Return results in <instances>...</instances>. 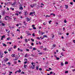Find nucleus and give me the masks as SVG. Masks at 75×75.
<instances>
[{
    "label": "nucleus",
    "instance_id": "nucleus-1",
    "mask_svg": "<svg viewBox=\"0 0 75 75\" xmlns=\"http://www.w3.org/2000/svg\"><path fill=\"white\" fill-rule=\"evenodd\" d=\"M3 53H2L1 52H0V57H1V58H2V57H3Z\"/></svg>",
    "mask_w": 75,
    "mask_h": 75
},
{
    "label": "nucleus",
    "instance_id": "nucleus-2",
    "mask_svg": "<svg viewBox=\"0 0 75 75\" xmlns=\"http://www.w3.org/2000/svg\"><path fill=\"white\" fill-rule=\"evenodd\" d=\"M8 61V58H6V59L4 60V61L5 62H7V61Z\"/></svg>",
    "mask_w": 75,
    "mask_h": 75
},
{
    "label": "nucleus",
    "instance_id": "nucleus-3",
    "mask_svg": "<svg viewBox=\"0 0 75 75\" xmlns=\"http://www.w3.org/2000/svg\"><path fill=\"white\" fill-rule=\"evenodd\" d=\"M16 3H17V2H15L13 3V4H12V6H14L15 5V4H16Z\"/></svg>",
    "mask_w": 75,
    "mask_h": 75
},
{
    "label": "nucleus",
    "instance_id": "nucleus-4",
    "mask_svg": "<svg viewBox=\"0 0 75 75\" xmlns=\"http://www.w3.org/2000/svg\"><path fill=\"white\" fill-rule=\"evenodd\" d=\"M19 9L21 10H23V7H20Z\"/></svg>",
    "mask_w": 75,
    "mask_h": 75
},
{
    "label": "nucleus",
    "instance_id": "nucleus-5",
    "mask_svg": "<svg viewBox=\"0 0 75 75\" xmlns=\"http://www.w3.org/2000/svg\"><path fill=\"white\" fill-rule=\"evenodd\" d=\"M25 42H28V40H27V39H25Z\"/></svg>",
    "mask_w": 75,
    "mask_h": 75
},
{
    "label": "nucleus",
    "instance_id": "nucleus-6",
    "mask_svg": "<svg viewBox=\"0 0 75 75\" xmlns=\"http://www.w3.org/2000/svg\"><path fill=\"white\" fill-rule=\"evenodd\" d=\"M26 18L27 21H30V19H29V18Z\"/></svg>",
    "mask_w": 75,
    "mask_h": 75
},
{
    "label": "nucleus",
    "instance_id": "nucleus-7",
    "mask_svg": "<svg viewBox=\"0 0 75 75\" xmlns=\"http://www.w3.org/2000/svg\"><path fill=\"white\" fill-rule=\"evenodd\" d=\"M25 13V15H27L28 13H27V11H25L24 12Z\"/></svg>",
    "mask_w": 75,
    "mask_h": 75
},
{
    "label": "nucleus",
    "instance_id": "nucleus-8",
    "mask_svg": "<svg viewBox=\"0 0 75 75\" xmlns=\"http://www.w3.org/2000/svg\"><path fill=\"white\" fill-rule=\"evenodd\" d=\"M42 33V32H40V31L39 30V33L40 34V35H41Z\"/></svg>",
    "mask_w": 75,
    "mask_h": 75
},
{
    "label": "nucleus",
    "instance_id": "nucleus-9",
    "mask_svg": "<svg viewBox=\"0 0 75 75\" xmlns=\"http://www.w3.org/2000/svg\"><path fill=\"white\" fill-rule=\"evenodd\" d=\"M21 70L20 69L19 70L17 71V72H19V73H20V72H21Z\"/></svg>",
    "mask_w": 75,
    "mask_h": 75
},
{
    "label": "nucleus",
    "instance_id": "nucleus-10",
    "mask_svg": "<svg viewBox=\"0 0 75 75\" xmlns=\"http://www.w3.org/2000/svg\"><path fill=\"white\" fill-rule=\"evenodd\" d=\"M3 46H4V47H6L7 45H6L4 43H3Z\"/></svg>",
    "mask_w": 75,
    "mask_h": 75
},
{
    "label": "nucleus",
    "instance_id": "nucleus-11",
    "mask_svg": "<svg viewBox=\"0 0 75 75\" xmlns=\"http://www.w3.org/2000/svg\"><path fill=\"white\" fill-rule=\"evenodd\" d=\"M33 50L34 51H35V50H36V48H35V47H33Z\"/></svg>",
    "mask_w": 75,
    "mask_h": 75
},
{
    "label": "nucleus",
    "instance_id": "nucleus-12",
    "mask_svg": "<svg viewBox=\"0 0 75 75\" xmlns=\"http://www.w3.org/2000/svg\"><path fill=\"white\" fill-rule=\"evenodd\" d=\"M63 54V53L62 52L61 53V55H62V56H64V55Z\"/></svg>",
    "mask_w": 75,
    "mask_h": 75
},
{
    "label": "nucleus",
    "instance_id": "nucleus-13",
    "mask_svg": "<svg viewBox=\"0 0 75 75\" xmlns=\"http://www.w3.org/2000/svg\"><path fill=\"white\" fill-rule=\"evenodd\" d=\"M11 56L12 57H15V54H12L11 55Z\"/></svg>",
    "mask_w": 75,
    "mask_h": 75
},
{
    "label": "nucleus",
    "instance_id": "nucleus-14",
    "mask_svg": "<svg viewBox=\"0 0 75 75\" xmlns=\"http://www.w3.org/2000/svg\"><path fill=\"white\" fill-rule=\"evenodd\" d=\"M10 9H11V10H12V11H14V8H12V7H11L10 8Z\"/></svg>",
    "mask_w": 75,
    "mask_h": 75
},
{
    "label": "nucleus",
    "instance_id": "nucleus-15",
    "mask_svg": "<svg viewBox=\"0 0 75 75\" xmlns=\"http://www.w3.org/2000/svg\"><path fill=\"white\" fill-rule=\"evenodd\" d=\"M12 49V47H11V48L9 49H8V51L10 52L11 51V50Z\"/></svg>",
    "mask_w": 75,
    "mask_h": 75
},
{
    "label": "nucleus",
    "instance_id": "nucleus-16",
    "mask_svg": "<svg viewBox=\"0 0 75 75\" xmlns=\"http://www.w3.org/2000/svg\"><path fill=\"white\" fill-rule=\"evenodd\" d=\"M18 59V58H16V57L15 59H13L14 61H17Z\"/></svg>",
    "mask_w": 75,
    "mask_h": 75
},
{
    "label": "nucleus",
    "instance_id": "nucleus-17",
    "mask_svg": "<svg viewBox=\"0 0 75 75\" xmlns=\"http://www.w3.org/2000/svg\"><path fill=\"white\" fill-rule=\"evenodd\" d=\"M26 67H27V65H24V68H26Z\"/></svg>",
    "mask_w": 75,
    "mask_h": 75
},
{
    "label": "nucleus",
    "instance_id": "nucleus-18",
    "mask_svg": "<svg viewBox=\"0 0 75 75\" xmlns=\"http://www.w3.org/2000/svg\"><path fill=\"white\" fill-rule=\"evenodd\" d=\"M66 7V8L67 9V8H68V5H65Z\"/></svg>",
    "mask_w": 75,
    "mask_h": 75
},
{
    "label": "nucleus",
    "instance_id": "nucleus-19",
    "mask_svg": "<svg viewBox=\"0 0 75 75\" xmlns=\"http://www.w3.org/2000/svg\"><path fill=\"white\" fill-rule=\"evenodd\" d=\"M1 38H5V35H4L3 36H2Z\"/></svg>",
    "mask_w": 75,
    "mask_h": 75
},
{
    "label": "nucleus",
    "instance_id": "nucleus-20",
    "mask_svg": "<svg viewBox=\"0 0 75 75\" xmlns=\"http://www.w3.org/2000/svg\"><path fill=\"white\" fill-rule=\"evenodd\" d=\"M43 48V46H42L40 47V49H42Z\"/></svg>",
    "mask_w": 75,
    "mask_h": 75
},
{
    "label": "nucleus",
    "instance_id": "nucleus-21",
    "mask_svg": "<svg viewBox=\"0 0 75 75\" xmlns=\"http://www.w3.org/2000/svg\"><path fill=\"white\" fill-rule=\"evenodd\" d=\"M53 47H56V45H55V44H53V45L52 46Z\"/></svg>",
    "mask_w": 75,
    "mask_h": 75
},
{
    "label": "nucleus",
    "instance_id": "nucleus-22",
    "mask_svg": "<svg viewBox=\"0 0 75 75\" xmlns=\"http://www.w3.org/2000/svg\"><path fill=\"white\" fill-rule=\"evenodd\" d=\"M4 54H7V53H8V52H6V51H5L4 52Z\"/></svg>",
    "mask_w": 75,
    "mask_h": 75
},
{
    "label": "nucleus",
    "instance_id": "nucleus-23",
    "mask_svg": "<svg viewBox=\"0 0 75 75\" xmlns=\"http://www.w3.org/2000/svg\"><path fill=\"white\" fill-rule=\"evenodd\" d=\"M32 35L33 37H35V34L33 33L32 34Z\"/></svg>",
    "mask_w": 75,
    "mask_h": 75
},
{
    "label": "nucleus",
    "instance_id": "nucleus-24",
    "mask_svg": "<svg viewBox=\"0 0 75 75\" xmlns=\"http://www.w3.org/2000/svg\"><path fill=\"white\" fill-rule=\"evenodd\" d=\"M61 66H63L64 65V63H61Z\"/></svg>",
    "mask_w": 75,
    "mask_h": 75
},
{
    "label": "nucleus",
    "instance_id": "nucleus-25",
    "mask_svg": "<svg viewBox=\"0 0 75 75\" xmlns=\"http://www.w3.org/2000/svg\"><path fill=\"white\" fill-rule=\"evenodd\" d=\"M32 14H34V15H35V11H34L33 12H32Z\"/></svg>",
    "mask_w": 75,
    "mask_h": 75
},
{
    "label": "nucleus",
    "instance_id": "nucleus-26",
    "mask_svg": "<svg viewBox=\"0 0 75 75\" xmlns=\"http://www.w3.org/2000/svg\"><path fill=\"white\" fill-rule=\"evenodd\" d=\"M53 74V72L52 71H51L50 72V74L51 75V74Z\"/></svg>",
    "mask_w": 75,
    "mask_h": 75
},
{
    "label": "nucleus",
    "instance_id": "nucleus-27",
    "mask_svg": "<svg viewBox=\"0 0 75 75\" xmlns=\"http://www.w3.org/2000/svg\"><path fill=\"white\" fill-rule=\"evenodd\" d=\"M51 22H52V21H49V24H51Z\"/></svg>",
    "mask_w": 75,
    "mask_h": 75
},
{
    "label": "nucleus",
    "instance_id": "nucleus-28",
    "mask_svg": "<svg viewBox=\"0 0 75 75\" xmlns=\"http://www.w3.org/2000/svg\"><path fill=\"white\" fill-rule=\"evenodd\" d=\"M31 45H32V46H34V43L33 42H31Z\"/></svg>",
    "mask_w": 75,
    "mask_h": 75
},
{
    "label": "nucleus",
    "instance_id": "nucleus-29",
    "mask_svg": "<svg viewBox=\"0 0 75 75\" xmlns=\"http://www.w3.org/2000/svg\"><path fill=\"white\" fill-rule=\"evenodd\" d=\"M65 64H68V62H65Z\"/></svg>",
    "mask_w": 75,
    "mask_h": 75
},
{
    "label": "nucleus",
    "instance_id": "nucleus-30",
    "mask_svg": "<svg viewBox=\"0 0 75 75\" xmlns=\"http://www.w3.org/2000/svg\"><path fill=\"white\" fill-rule=\"evenodd\" d=\"M31 57H34L35 56L34 55H33V54H31Z\"/></svg>",
    "mask_w": 75,
    "mask_h": 75
},
{
    "label": "nucleus",
    "instance_id": "nucleus-31",
    "mask_svg": "<svg viewBox=\"0 0 75 75\" xmlns=\"http://www.w3.org/2000/svg\"><path fill=\"white\" fill-rule=\"evenodd\" d=\"M2 26H4V25H5V24L3 23H2Z\"/></svg>",
    "mask_w": 75,
    "mask_h": 75
},
{
    "label": "nucleus",
    "instance_id": "nucleus-32",
    "mask_svg": "<svg viewBox=\"0 0 75 75\" xmlns=\"http://www.w3.org/2000/svg\"><path fill=\"white\" fill-rule=\"evenodd\" d=\"M70 4H71V5H73V2H70Z\"/></svg>",
    "mask_w": 75,
    "mask_h": 75
},
{
    "label": "nucleus",
    "instance_id": "nucleus-33",
    "mask_svg": "<svg viewBox=\"0 0 75 75\" xmlns=\"http://www.w3.org/2000/svg\"><path fill=\"white\" fill-rule=\"evenodd\" d=\"M14 64H17V62L16 61H14Z\"/></svg>",
    "mask_w": 75,
    "mask_h": 75
},
{
    "label": "nucleus",
    "instance_id": "nucleus-34",
    "mask_svg": "<svg viewBox=\"0 0 75 75\" xmlns=\"http://www.w3.org/2000/svg\"><path fill=\"white\" fill-rule=\"evenodd\" d=\"M4 14H5V12H3L2 15L4 16Z\"/></svg>",
    "mask_w": 75,
    "mask_h": 75
},
{
    "label": "nucleus",
    "instance_id": "nucleus-35",
    "mask_svg": "<svg viewBox=\"0 0 75 75\" xmlns=\"http://www.w3.org/2000/svg\"><path fill=\"white\" fill-rule=\"evenodd\" d=\"M67 73H68V71H65V74H67Z\"/></svg>",
    "mask_w": 75,
    "mask_h": 75
},
{
    "label": "nucleus",
    "instance_id": "nucleus-36",
    "mask_svg": "<svg viewBox=\"0 0 75 75\" xmlns=\"http://www.w3.org/2000/svg\"><path fill=\"white\" fill-rule=\"evenodd\" d=\"M56 59H57V60H59V58L58 57H57Z\"/></svg>",
    "mask_w": 75,
    "mask_h": 75
},
{
    "label": "nucleus",
    "instance_id": "nucleus-37",
    "mask_svg": "<svg viewBox=\"0 0 75 75\" xmlns=\"http://www.w3.org/2000/svg\"><path fill=\"white\" fill-rule=\"evenodd\" d=\"M64 22L65 23H67V21H66V19H65L64 21Z\"/></svg>",
    "mask_w": 75,
    "mask_h": 75
},
{
    "label": "nucleus",
    "instance_id": "nucleus-38",
    "mask_svg": "<svg viewBox=\"0 0 75 75\" xmlns=\"http://www.w3.org/2000/svg\"><path fill=\"white\" fill-rule=\"evenodd\" d=\"M31 40L33 41V42H34V39H33L31 38Z\"/></svg>",
    "mask_w": 75,
    "mask_h": 75
},
{
    "label": "nucleus",
    "instance_id": "nucleus-39",
    "mask_svg": "<svg viewBox=\"0 0 75 75\" xmlns=\"http://www.w3.org/2000/svg\"><path fill=\"white\" fill-rule=\"evenodd\" d=\"M36 5L35 4H33V5H32L33 6V7L35 6Z\"/></svg>",
    "mask_w": 75,
    "mask_h": 75
},
{
    "label": "nucleus",
    "instance_id": "nucleus-40",
    "mask_svg": "<svg viewBox=\"0 0 75 75\" xmlns=\"http://www.w3.org/2000/svg\"><path fill=\"white\" fill-rule=\"evenodd\" d=\"M30 7H32V8H33V7H34V6H32V5H30Z\"/></svg>",
    "mask_w": 75,
    "mask_h": 75
},
{
    "label": "nucleus",
    "instance_id": "nucleus-41",
    "mask_svg": "<svg viewBox=\"0 0 75 75\" xmlns=\"http://www.w3.org/2000/svg\"><path fill=\"white\" fill-rule=\"evenodd\" d=\"M13 48L15 49V48H16V46L15 45L13 46Z\"/></svg>",
    "mask_w": 75,
    "mask_h": 75
},
{
    "label": "nucleus",
    "instance_id": "nucleus-42",
    "mask_svg": "<svg viewBox=\"0 0 75 75\" xmlns=\"http://www.w3.org/2000/svg\"><path fill=\"white\" fill-rule=\"evenodd\" d=\"M32 14H33V12H31L30 13L29 15H32Z\"/></svg>",
    "mask_w": 75,
    "mask_h": 75
},
{
    "label": "nucleus",
    "instance_id": "nucleus-43",
    "mask_svg": "<svg viewBox=\"0 0 75 75\" xmlns=\"http://www.w3.org/2000/svg\"><path fill=\"white\" fill-rule=\"evenodd\" d=\"M46 17H51V16H49L48 15H47L46 16Z\"/></svg>",
    "mask_w": 75,
    "mask_h": 75
},
{
    "label": "nucleus",
    "instance_id": "nucleus-44",
    "mask_svg": "<svg viewBox=\"0 0 75 75\" xmlns=\"http://www.w3.org/2000/svg\"><path fill=\"white\" fill-rule=\"evenodd\" d=\"M44 37H47V36H46V35H44L43 36V38H44Z\"/></svg>",
    "mask_w": 75,
    "mask_h": 75
},
{
    "label": "nucleus",
    "instance_id": "nucleus-45",
    "mask_svg": "<svg viewBox=\"0 0 75 75\" xmlns=\"http://www.w3.org/2000/svg\"><path fill=\"white\" fill-rule=\"evenodd\" d=\"M26 51H29V50L27 49L26 50Z\"/></svg>",
    "mask_w": 75,
    "mask_h": 75
},
{
    "label": "nucleus",
    "instance_id": "nucleus-46",
    "mask_svg": "<svg viewBox=\"0 0 75 75\" xmlns=\"http://www.w3.org/2000/svg\"><path fill=\"white\" fill-rule=\"evenodd\" d=\"M9 39H10V38H7V40H9Z\"/></svg>",
    "mask_w": 75,
    "mask_h": 75
},
{
    "label": "nucleus",
    "instance_id": "nucleus-47",
    "mask_svg": "<svg viewBox=\"0 0 75 75\" xmlns=\"http://www.w3.org/2000/svg\"><path fill=\"white\" fill-rule=\"evenodd\" d=\"M46 24V23H43V25H45Z\"/></svg>",
    "mask_w": 75,
    "mask_h": 75
},
{
    "label": "nucleus",
    "instance_id": "nucleus-48",
    "mask_svg": "<svg viewBox=\"0 0 75 75\" xmlns=\"http://www.w3.org/2000/svg\"><path fill=\"white\" fill-rule=\"evenodd\" d=\"M27 61H26L24 62V64H27Z\"/></svg>",
    "mask_w": 75,
    "mask_h": 75
},
{
    "label": "nucleus",
    "instance_id": "nucleus-49",
    "mask_svg": "<svg viewBox=\"0 0 75 75\" xmlns=\"http://www.w3.org/2000/svg\"><path fill=\"white\" fill-rule=\"evenodd\" d=\"M45 50V51H46L47 50V48H44V49L43 50Z\"/></svg>",
    "mask_w": 75,
    "mask_h": 75
},
{
    "label": "nucleus",
    "instance_id": "nucleus-50",
    "mask_svg": "<svg viewBox=\"0 0 75 75\" xmlns=\"http://www.w3.org/2000/svg\"><path fill=\"white\" fill-rule=\"evenodd\" d=\"M38 67H36V70H38Z\"/></svg>",
    "mask_w": 75,
    "mask_h": 75
},
{
    "label": "nucleus",
    "instance_id": "nucleus-51",
    "mask_svg": "<svg viewBox=\"0 0 75 75\" xmlns=\"http://www.w3.org/2000/svg\"><path fill=\"white\" fill-rule=\"evenodd\" d=\"M53 35V36H52V38H54V35Z\"/></svg>",
    "mask_w": 75,
    "mask_h": 75
},
{
    "label": "nucleus",
    "instance_id": "nucleus-52",
    "mask_svg": "<svg viewBox=\"0 0 75 75\" xmlns=\"http://www.w3.org/2000/svg\"><path fill=\"white\" fill-rule=\"evenodd\" d=\"M33 29H34V30H35V29H36V28L33 27Z\"/></svg>",
    "mask_w": 75,
    "mask_h": 75
},
{
    "label": "nucleus",
    "instance_id": "nucleus-53",
    "mask_svg": "<svg viewBox=\"0 0 75 75\" xmlns=\"http://www.w3.org/2000/svg\"><path fill=\"white\" fill-rule=\"evenodd\" d=\"M0 8H2V6L1 5L0 6Z\"/></svg>",
    "mask_w": 75,
    "mask_h": 75
},
{
    "label": "nucleus",
    "instance_id": "nucleus-54",
    "mask_svg": "<svg viewBox=\"0 0 75 75\" xmlns=\"http://www.w3.org/2000/svg\"><path fill=\"white\" fill-rule=\"evenodd\" d=\"M27 24V23H24V25H26Z\"/></svg>",
    "mask_w": 75,
    "mask_h": 75
},
{
    "label": "nucleus",
    "instance_id": "nucleus-55",
    "mask_svg": "<svg viewBox=\"0 0 75 75\" xmlns=\"http://www.w3.org/2000/svg\"><path fill=\"white\" fill-rule=\"evenodd\" d=\"M27 54H26L25 55V58L27 57Z\"/></svg>",
    "mask_w": 75,
    "mask_h": 75
},
{
    "label": "nucleus",
    "instance_id": "nucleus-56",
    "mask_svg": "<svg viewBox=\"0 0 75 75\" xmlns=\"http://www.w3.org/2000/svg\"><path fill=\"white\" fill-rule=\"evenodd\" d=\"M28 35H31V34L29 33L28 34Z\"/></svg>",
    "mask_w": 75,
    "mask_h": 75
},
{
    "label": "nucleus",
    "instance_id": "nucleus-57",
    "mask_svg": "<svg viewBox=\"0 0 75 75\" xmlns=\"http://www.w3.org/2000/svg\"><path fill=\"white\" fill-rule=\"evenodd\" d=\"M38 54L39 55H42V53H38Z\"/></svg>",
    "mask_w": 75,
    "mask_h": 75
},
{
    "label": "nucleus",
    "instance_id": "nucleus-58",
    "mask_svg": "<svg viewBox=\"0 0 75 75\" xmlns=\"http://www.w3.org/2000/svg\"><path fill=\"white\" fill-rule=\"evenodd\" d=\"M37 39H38V40H40V38L39 37L37 38Z\"/></svg>",
    "mask_w": 75,
    "mask_h": 75
},
{
    "label": "nucleus",
    "instance_id": "nucleus-59",
    "mask_svg": "<svg viewBox=\"0 0 75 75\" xmlns=\"http://www.w3.org/2000/svg\"><path fill=\"white\" fill-rule=\"evenodd\" d=\"M40 71H42V68H40L39 69Z\"/></svg>",
    "mask_w": 75,
    "mask_h": 75
},
{
    "label": "nucleus",
    "instance_id": "nucleus-60",
    "mask_svg": "<svg viewBox=\"0 0 75 75\" xmlns=\"http://www.w3.org/2000/svg\"><path fill=\"white\" fill-rule=\"evenodd\" d=\"M15 15H16L17 16H18V13H16Z\"/></svg>",
    "mask_w": 75,
    "mask_h": 75
},
{
    "label": "nucleus",
    "instance_id": "nucleus-61",
    "mask_svg": "<svg viewBox=\"0 0 75 75\" xmlns=\"http://www.w3.org/2000/svg\"><path fill=\"white\" fill-rule=\"evenodd\" d=\"M25 60L26 61H27V59L25 58Z\"/></svg>",
    "mask_w": 75,
    "mask_h": 75
},
{
    "label": "nucleus",
    "instance_id": "nucleus-62",
    "mask_svg": "<svg viewBox=\"0 0 75 75\" xmlns=\"http://www.w3.org/2000/svg\"><path fill=\"white\" fill-rule=\"evenodd\" d=\"M53 75H55V73L54 72L53 73Z\"/></svg>",
    "mask_w": 75,
    "mask_h": 75
},
{
    "label": "nucleus",
    "instance_id": "nucleus-63",
    "mask_svg": "<svg viewBox=\"0 0 75 75\" xmlns=\"http://www.w3.org/2000/svg\"><path fill=\"white\" fill-rule=\"evenodd\" d=\"M18 62H21V61H20V60H18Z\"/></svg>",
    "mask_w": 75,
    "mask_h": 75
},
{
    "label": "nucleus",
    "instance_id": "nucleus-64",
    "mask_svg": "<svg viewBox=\"0 0 75 75\" xmlns=\"http://www.w3.org/2000/svg\"><path fill=\"white\" fill-rule=\"evenodd\" d=\"M73 42H74V43L75 44V40H74L73 41Z\"/></svg>",
    "mask_w": 75,
    "mask_h": 75
}]
</instances>
